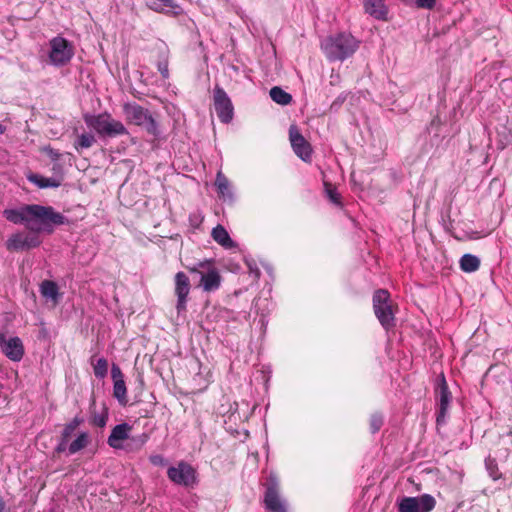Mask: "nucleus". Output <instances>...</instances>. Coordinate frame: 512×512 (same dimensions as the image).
Segmentation results:
<instances>
[{
    "label": "nucleus",
    "instance_id": "nucleus-31",
    "mask_svg": "<svg viewBox=\"0 0 512 512\" xmlns=\"http://www.w3.org/2000/svg\"><path fill=\"white\" fill-rule=\"evenodd\" d=\"M325 193L328 199L337 206H342L340 194L337 189L330 183L324 182Z\"/></svg>",
    "mask_w": 512,
    "mask_h": 512
},
{
    "label": "nucleus",
    "instance_id": "nucleus-42",
    "mask_svg": "<svg viewBox=\"0 0 512 512\" xmlns=\"http://www.w3.org/2000/svg\"><path fill=\"white\" fill-rule=\"evenodd\" d=\"M45 151H46V153L48 154V156H49L53 161H57V160H59V158H60V153H59L57 150H55V149H53V148H51V147H47V148H45Z\"/></svg>",
    "mask_w": 512,
    "mask_h": 512
},
{
    "label": "nucleus",
    "instance_id": "nucleus-46",
    "mask_svg": "<svg viewBox=\"0 0 512 512\" xmlns=\"http://www.w3.org/2000/svg\"><path fill=\"white\" fill-rule=\"evenodd\" d=\"M508 86H512V82L509 81V80H503L501 82V87L504 88V87H508Z\"/></svg>",
    "mask_w": 512,
    "mask_h": 512
},
{
    "label": "nucleus",
    "instance_id": "nucleus-39",
    "mask_svg": "<svg viewBox=\"0 0 512 512\" xmlns=\"http://www.w3.org/2000/svg\"><path fill=\"white\" fill-rule=\"evenodd\" d=\"M415 3L418 8L432 9L436 4V0H416Z\"/></svg>",
    "mask_w": 512,
    "mask_h": 512
},
{
    "label": "nucleus",
    "instance_id": "nucleus-19",
    "mask_svg": "<svg viewBox=\"0 0 512 512\" xmlns=\"http://www.w3.org/2000/svg\"><path fill=\"white\" fill-rule=\"evenodd\" d=\"M148 6L154 11L172 13L174 15L182 12L181 7L173 0H149Z\"/></svg>",
    "mask_w": 512,
    "mask_h": 512
},
{
    "label": "nucleus",
    "instance_id": "nucleus-38",
    "mask_svg": "<svg viewBox=\"0 0 512 512\" xmlns=\"http://www.w3.org/2000/svg\"><path fill=\"white\" fill-rule=\"evenodd\" d=\"M149 461L154 466H164L166 464V459L160 454L151 455Z\"/></svg>",
    "mask_w": 512,
    "mask_h": 512
},
{
    "label": "nucleus",
    "instance_id": "nucleus-33",
    "mask_svg": "<svg viewBox=\"0 0 512 512\" xmlns=\"http://www.w3.org/2000/svg\"><path fill=\"white\" fill-rule=\"evenodd\" d=\"M108 421V411L106 408L102 410L100 413H93L91 417V423L94 426H97L99 428H103L106 426Z\"/></svg>",
    "mask_w": 512,
    "mask_h": 512
},
{
    "label": "nucleus",
    "instance_id": "nucleus-5",
    "mask_svg": "<svg viewBox=\"0 0 512 512\" xmlns=\"http://www.w3.org/2000/svg\"><path fill=\"white\" fill-rule=\"evenodd\" d=\"M85 123L102 137L126 135L128 131L122 122L115 120L108 113L85 115Z\"/></svg>",
    "mask_w": 512,
    "mask_h": 512
},
{
    "label": "nucleus",
    "instance_id": "nucleus-26",
    "mask_svg": "<svg viewBox=\"0 0 512 512\" xmlns=\"http://www.w3.org/2000/svg\"><path fill=\"white\" fill-rule=\"evenodd\" d=\"M270 97L274 102L280 105H288L292 102V96L278 86L270 89Z\"/></svg>",
    "mask_w": 512,
    "mask_h": 512
},
{
    "label": "nucleus",
    "instance_id": "nucleus-47",
    "mask_svg": "<svg viewBox=\"0 0 512 512\" xmlns=\"http://www.w3.org/2000/svg\"><path fill=\"white\" fill-rule=\"evenodd\" d=\"M6 128L4 125L0 123V134H3L5 132Z\"/></svg>",
    "mask_w": 512,
    "mask_h": 512
},
{
    "label": "nucleus",
    "instance_id": "nucleus-32",
    "mask_svg": "<svg viewBox=\"0 0 512 512\" xmlns=\"http://www.w3.org/2000/svg\"><path fill=\"white\" fill-rule=\"evenodd\" d=\"M512 144V132L506 128L503 131L498 132L497 145L500 149H505Z\"/></svg>",
    "mask_w": 512,
    "mask_h": 512
},
{
    "label": "nucleus",
    "instance_id": "nucleus-36",
    "mask_svg": "<svg viewBox=\"0 0 512 512\" xmlns=\"http://www.w3.org/2000/svg\"><path fill=\"white\" fill-rule=\"evenodd\" d=\"M157 68L163 78L169 77L168 59L165 55L158 61Z\"/></svg>",
    "mask_w": 512,
    "mask_h": 512
},
{
    "label": "nucleus",
    "instance_id": "nucleus-48",
    "mask_svg": "<svg viewBox=\"0 0 512 512\" xmlns=\"http://www.w3.org/2000/svg\"><path fill=\"white\" fill-rule=\"evenodd\" d=\"M60 169V165H54L53 170Z\"/></svg>",
    "mask_w": 512,
    "mask_h": 512
},
{
    "label": "nucleus",
    "instance_id": "nucleus-7",
    "mask_svg": "<svg viewBox=\"0 0 512 512\" xmlns=\"http://www.w3.org/2000/svg\"><path fill=\"white\" fill-rule=\"evenodd\" d=\"M75 52L73 44L62 36H56L49 41V61L55 67L68 64Z\"/></svg>",
    "mask_w": 512,
    "mask_h": 512
},
{
    "label": "nucleus",
    "instance_id": "nucleus-15",
    "mask_svg": "<svg viewBox=\"0 0 512 512\" xmlns=\"http://www.w3.org/2000/svg\"><path fill=\"white\" fill-rule=\"evenodd\" d=\"M289 140L294 153L303 161H310L312 148L310 143L303 137L296 125L289 128Z\"/></svg>",
    "mask_w": 512,
    "mask_h": 512
},
{
    "label": "nucleus",
    "instance_id": "nucleus-6",
    "mask_svg": "<svg viewBox=\"0 0 512 512\" xmlns=\"http://www.w3.org/2000/svg\"><path fill=\"white\" fill-rule=\"evenodd\" d=\"M188 270L191 273L198 274L200 276L199 285L205 292H212L219 289L221 285V276L213 261H200L193 266L188 267Z\"/></svg>",
    "mask_w": 512,
    "mask_h": 512
},
{
    "label": "nucleus",
    "instance_id": "nucleus-40",
    "mask_svg": "<svg viewBox=\"0 0 512 512\" xmlns=\"http://www.w3.org/2000/svg\"><path fill=\"white\" fill-rule=\"evenodd\" d=\"M486 467H487V469H488V471H489L490 476H491L494 480H496V479H498V478H499V474H498V473H497V471H496V465H494V464H493V462H492L491 460H487V461H486Z\"/></svg>",
    "mask_w": 512,
    "mask_h": 512
},
{
    "label": "nucleus",
    "instance_id": "nucleus-22",
    "mask_svg": "<svg viewBox=\"0 0 512 512\" xmlns=\"http://www.w3.org/2000/svg\"><path fill=\"white\" fill-rule=\"evenodd\" d=\"M367 14L378 20H384V0H363Z\"/></svg>",
    "mask_w": 512,
    "mask_h": 512
},
{
    "label": "nucleus",
    "instance_id": "nucleus-49",
    "mask_svg": "<svg viewBox=\"0 0 512 512\" xmlns=\"http://www.w3.org/2000/svg\"><path fill=\"white\" fill-rule=\"evenodd\" d=\"M392 86H395V84H393V83H389V85H388L389 89H390Z\"/></svg>",
    "mask_w": 512,
    "mask_h": 512
},
{
    "label": "nucleus",
    "instance_id": "nucleus-10",
    "mask_svg": "<svg viewBox=\"0 0 512 512\" xmlns=\"http://www.w3.org/2000/svg\"><path fill=\"white\" fill-rule=\"evenodd\" d=\"M398 512H430L434 509L436 501L429 494L417 497H404L397 503Z\"/></svg>",
    "mask_w": 512,
    "mask_h": 512
},
{
    "label": "nucleus",
    "instance_id": "nucleus-12",
    "mask_svg": "<svg viewBox=\"0 0 512 512\" xmlns=\"http://www.w3.org/2000/svg\"><path fill=\"white\" fill-rule=\"evenodd\" d=\"M191 284L189 277L182 271L174 276V294L176 296V310L178 315L186 312Z\"/></svg>",
    "mask_w": 512,
    "mask_h": 512
},
{
    "label": "nucleus",
    "instance_id": "nucleus-8",
    "mask_svg": "<svg viewBox=\"0 0 512 512\" xmlns=\"http://www.w3.org/2000/svg\"><path fill=\"white\" fill-rule=\"evenodd\" d=\"M167 476L174 484L184 487H193L197 483L196 470L185 461L178 462L176 466H170Z\"/></svg>",
    "mask_w": 512,
    "mask_h": 512
},
{
    "label": "nucleus",
    "instance_id": "nucleus-30",
    "mask_svg": "<svg viewBox=\"0 0 512 512\" xmlns=\"http://www.w3.org/2000/svg\"><path fill=\"white\" fill-rule=\"evenodd\" d=\"M93 370L94 375L99 378L103 379L106 377L108 373V362L105 358H99L94 364H93Z\"/></svg>",
    "mask_w": 512,
    "mask_h": 512
},
{
    "label": "nucleus",
    "instance_id": "nucleus-20",
    "mask_svg": "<svg viewBox=\"0 0 512 512\" xmlns=\"http://www.w3.org/2000/svg\"><path fill=\"white\" fill-rule=\"evenodd\" d=\"M211 235L213 240L225 249H234L237 247V244L231 239L229 233L222 225L214 227Z\"/></svg>",
    "mask_w": 512,
    "mask_h": 512
},
{
    "label": "nucleus",
    "instance_id": "nucleus-13",
    "mask_svg": "<svg viewBox=\"0 0 512 512\" xmlns=\"http://www.w3.org/2000/svg\"><path fill=\"white\" fill-rule=\"evenodd\" d=\"M451 401L452 394L449 391L444 375H442L441 383L437 390L436 423L438 426L446 424Z\"/></svg>",
    "mask_w": 512,
    "mask_h": 512
},
{
    "label": "nucleus",
    "instance_id": "nucleus-45",
    "mask_svg": "<svg viewBox=\"0 0 512 512\" xmlns=\"http://www.w3.org/2000/svg\"><path fill=\"white\" fill-rule=\"evenodd\" d=\"M6 511V503L4 501V499L0 496V512H5Z\"/></svg>",
    "mask_w": 512,
    "mask_h": 512
},
{
    "label": "nucleus",
    "instance_id": "nucleus-14",
    "mask_svg": "<svg viewBox=\"0 0 512 512\" xmlns=\"http://www.w3.org/2000/svg\"><path fill=\"white\" fill-rule=\"evenodd\" d=\"M0 350L13 362L21 361L25 353L23 342L19 337L7 338L4 333H0Z\"/></svg>",
    "mask_w": 512,
    "mask_h": 512
},
{
    "label": "nucleus",
    "instance_id": "nucleus-34",
    "mask_svg": "<svg viewBox=\"0 0 512 512\" xmlns=\"http://www.w3.org/2000/svg\"><path fill=\"white\" fill-rule=\"evenodd\" d=\"M383 425V418L380 413L374 414L370 420V431L372 434L378 432Z\"/></svg>",
    "mask_w": 512,
    "mask_h": 512
},
{
    "label": "nucleus",
    "instance_id": "nucleus-18",
    "mask_svg": "<svg viewBox=\"0 0 512 512\" xmlns=\"http://www.w3.org/2000/svg\"><path fill=\"white\" fill-rule=\"evenodd\" d=\"M215 186L217 188L219 196L224 201H234V195L231 189L230 182L221 171H219L216 175Z\"/></svg>",
    "mask_w": 512,
    "mask_h": 512
},
{
    "label": "nucleus",
    "instance_id": "nucleus-41",
    "mask_svg": "<svg viewBox=\"0 0 512 512\" xmlns=\"http://www.w3.org/2000/svg\"><path fill=\"white\" fill-rule=\"evenodd\" d=\"M149 437L146 433H142L138 435L137 437L132 438V440L136 443V445L140 448L142 447L147 441Z\"/></svg>",
    "mask_w": 512,
    "mask_h": 512
},
{
    "label": "nucleus",
    "instance_id": "nucleus-2",
    "mask_svg": "<svg viewBox=\"0 0 512 512\" xmlns=\"http://www.w3.org/2000/svg\"><path fill=\"white\" fill-rule=\"evenodd\" d=\"M358 48V41L350 33H338L325 38L321 42V49L329 61H344L354 54Z\"/></svg>",
    "mask_w": 512,
    "mask_h": 512
},
{
    "label": "nucleus",
    "instance_id": "nucleus-9",
    "mask_svg": "<svg viewBox=\"0 0 512 512\" xmlns=\"http://www.w3.org/2000/svg\"><path fill=\"white\" fill-rule=\"evenodd\" d=\"M264 506L271 512H288L286 501L279 492V482L276 476L270 475L265 485Z\"/></svg>",
    "mask_w": 512,
    "mask_h": 512
},
{
    "label": "nucleus",
    "instance_id": "nucleus-35",
    "mask_svg": "<svg viewBox=\"0 0 512 512\" xmlns=\"http://www.w3.org/2000/svg\"><path fill=\"white\" fill-rule=\"evenodd\" d=\"M386 330L389 329V327L394 326V316L392 311V306L388 304V292L386 291Z\"/></svg>",
    "mask_w": 512,
    "mask_h": 512
},
{
    "label": "nucleus",
    "instance_id": "nucleus-3",
    "mask_svg": "<svg viewBox=\"0 0 512 512\" xmlns=\"http://www.w3.org/2000/svg\"><path fill=\"white\" fill-rule=\"evenodd\" d=\"M43 225L41 222H36L26 226L28 231L13 233L6 241L7 250L24 251L38 247L42 242L39 234L46 233V230L41 228Z\"/></svg>",
    "mask_w": 512,
    "mask_h": 512
},
{
    "label": "nucleus",
    "instance_id": "nucleus-44",
    "mask_svg": "<svg viewBox=\"0 0 512 512\" xmlns=\"http://www.w3.org/2000/svg\"><path fill=\"white\" fill-rule=\"evenodd\" d=\"M247 265H248L250 273L253 274L255 278H259L260 270L258 269L257 265L255 263H250V262H248Z\"/></svg>",
    "mask_w": 512,
    "mask_h": 512
},
{
    "label": "nucleus",
    "instance_id": "nucleus-27",
    "mask_svg": "<svg viewBox=\"0 0 512 512\" xmlns=\"http://www.w3.org/2000/svg\"><path fill=\"white\" fill-rule=\"evenodd\" d=\"M89 443V435L87 432H81L72 443L68 446V453L70 455L84 449Z\"/></svg>",
    "mask_w": 512,
    "mask_h": 512
},
{
    "label": "nucleus",
    "instance_id": "nucleus-25",
    "mask_svg": "<svg viewBox=\"0 0 512 512\" xmlns=\"http://www.w3.org/2000/svg\"><path fill=\"white\" fill-rule=\"evenodd\" d=\"M373 308L380 324L384 326V290L378 289L373 296Z\"/></svg>",
    "mask_w": 512,
    "mask_h": 512
},
{
    "label": "nucleus",
    "instance_id": "nucleus-24",
    "mask_svg": "<svg viewBox=\"0 0 512 512\" xmlns=\"http://www.w3.org/2000/svg\"><path fill=\"white\" fill-rule=\"evenodd\" d=\"M459 265L463 272L473 273L479 269L480 259L473 254L466 253L460 258Z\"/></svg>",
    "mask_w": 512,
    "mask_h": 512
},
{
    "label": "nucleus",
    "instance_id": "nucleus-23",
    "mask_svg": "<svg viewBox=\"0 0 512 512\" xmlns=\"http://www.w3.org/2000/svg\"><path fill=\"white\" fill-rule=\"evenodd\" d=\"M40 293L47 299L57 303L60 297L58 285L51 280H44L40 284Z\"/></svg>",
    "mask_w": 512,
    "mask_h": 512
},
{
    "label": "nucleus",
    "instance_id": "nucleus-43",
    "mask_svg": "<svg viewBox=\"0 0 512 512\" xmlns=\"http://www.w3.org/2000/svg\"><path fill=\"white\" fill-rule=\"evenodd\" d=\"M67 442H68V439L61 437L60 442L55 449L56 452L61 453V452H64L66 449H68Z\"/></svg>",
    "mask_w": 512,
    "mask_h": 512
},
{
    "label": "nucleus",
    "instance_id": "nucleus-1",
    "mask_svg": "<svg viewBox=\"0 0 512 512\" xmlns=\"http://www.w3.org/2000/svg\"><path fill=\"white\" fill-rule=\"evenodd\" d=\"M3 216L13 224H25V226L41 222V224H44L41 228H44L47 234L53 233L55 226L64 225L68 222L67 218L56 212L53 207L39 204L5 209Z\"/></svg>",
    "mask_w": 512,
    "mask_h": 512
},
{
    "label": "nucleus",
    "instance_id": "nucleus-11",
    "mask_svg": "<svg viewBox=\"0 0 512 512\" xmlns=\"http://www.w3.org/2000/svg\"><path fill=\"white\" fill-rule=\"evenodd\" d=\"M214 108L222 123L228 124L234 116L232 101L225 90L216 85L213 91Z\"/></svg>",
    "mask_w": 512,
    "mask_h": 512
},
{
    "label": "nucleus",
    "instance_id": "nucleus-29",
    "mask_svg": "<svg viewBox=\"0 0 512 512\" xmlns=\"http://www.w3.org/2000/svg\"><path fill=\"white\" fill-rule=\"evenodd\" d=\"M83 423L80 417H74L69 423L64 426L61 437L69 439L74 431Z\"/></svg>",
    "mask_w": 512,
    "mask_h": 512
},
{
    "label": "nucleus",
    "instance_id": "nucleus-16",
    "mask_svg": "<svg viewBox=\"0 0 512 512\" xmlns=\"http://www.w3.org/2000/svg\"><path fill=\"white\" fill-rule=\"evenodd\" d=\"M111 376L113 379V396L122 405H126L127 400V389L124 381V377L119 366L113 364L111 369Z\"/></svg>",
    "mask_w": 512,
    "mask_h": 512
},
{
    "label": "nucleus",
    "instance_id": "nucleus-28",
    "mask_svg": "<svg viewBox=\"0 0 512 512\" xmlns=\"http://www.w3.org/2000/svg\"><path fill=\"white\" fill-rule=\"evenodd\" d=\"M96 142V139L93 134L91 133H82L77 137V140L74 143V147L77 151L88 149L90 148L94 143Z\"/></svg>",
    "mask_w": 512,
    "mask_h": 512
},
{
    "label": "nucleus",
    "instance_id": "nucleus-37",
    "mask_svg": "<svg viewBox=\"0 0 512 512\" xmlns=\"http://www.w3.org/2000/svg\"><path fill=\"white\" fill-rule=\"evenodd\" d=\"M190 225L194 228H198L203 222V216L199 212H194L189 215Z\"/></svg>",
    "mask_w": 512,
    "mask_h": 512
},
{
    "label": "nucleus",
    "instance_id": "nucleus-4",
    "mask_svg": "<svg viewBox=\"0 0 512 512\" xmlns=\"http://www.w3.org/2000/svg\"><path fill=\"white\" fill-rule=\"evenodd\" d=\"M123 111L128 121L145 128L147 133L152 135L155 139L160 138L161 131L159 124L147 109L136 103H126L123 106Z\"/></svg>",
    "mask_w": 512,
    "mask_h": 512
},
{
    "label": "nucleus",
    "instance_id": "nucleus-17",
    "mask_svg": "<svg viewBox=\"0 0 512 512\" xmlns=\"http://www.w3.org/2000/svg\"><path fill=\"white\" fill-rule=\"evenodd\" d=\"M132 426L128 423L117 424L113 427L108 439V445L113 449H122L124 440L129 439Z\"/></svg>",
    "mask_w": 512,
    "mask_h": 512
},
{
    "label": "nucleus",
    "instance_id": "nucleus-21",
    "mask_svg": "<svg viewBox=\"0 0 512 512\" xmlns=\"http://www.w3.org/2000/svg\"><path fill=\"white\" fill-rule=\"evenodd\" d=\"M28 180L41 189L57 188L62 183V178L60 177H44L39 174L29 175Z\"/></svg>",
    "mask_w": 512,
    "mask_h": 512
}]
</instances>
